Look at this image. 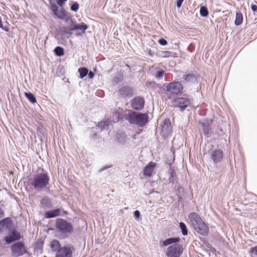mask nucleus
<instances>
[{
    "label": "nucleus",
    "instance_id": "19",
    "mask_svg": "<svg viewBox=\"0 0 257 257\" xmlns=\"http://www.w3.org/2000/svg\"><path fill=\"white\" fill-rule=\"evenodd\" d=\"M243 21V16L241 13L238 12L236 14L235 16V20L234 23L235 25L239 26L240 25Z\"/></svg>",
    "mask_w": 257,
    "mask_h": 257
},
{
    "label": "nucleus",
    "instance_id": "38",
    "mask_svg": "<svg viewBox=\"0 0 257 257\" xmlns=\"http://www.w3.org/2000/svg\"><path fill=\"white\" fill-rule=\"evenodd\" d=\"M56 2L59 6L62 7L64 2L62 0H56Z\"/></svg>",
    "mask_w": 257,
    "mask_h": 257
},
{
    "label": "nucleus",
    "instance_id": "33",
    "mask_svg": "<svg viewBox=\"0 0 257 257\" xmlns=\"http://www.w3.org/2000/svg\"><path fill=\"white\" fill-rule=\"evenodd\" d=\"M249 252L257 255V245L255 247L250 248Z\"/></svg>",
    "mask_w": 257,
    "mask_h": 257
},
{
    "label": "nucleus",
    "instance_id": "1",
    "mask_svg": "<svg viewBox=\"0 0 257 257\" xmlns=\"http://www.w3.org/2000/svg\"><path fill=\"white\" fill-rule=\"evenodd\" d=\"M122 115L130 123L136 124L140 126L145 125L149 118L147 113H138L132 110L124 111Z\"/></svg>",
    "mask_w": 257,
    "mask_h": 257
},
{
    "label": "nucleus",
    "instance_id": "42",
    "mask_svg": "<svg viewBox=\"0 0 257 257\" xmlns=\"http://www.w3.org/2000/svg\"><path fill=\"white\" fill-rule=\"evenodd\" d=\"M166 123H169L170 124V123L169 120L166 119L165 121V124H166ZM165 126H166V124H164L163 127V130L165 129Z\"/></svg>",
    "mask_w": 257,
    "mask_h": 257
},
{
    "label": "nucleus",
    "instance_id": "25",
    "mask_svg": "<svg viewBox=\"0 0 257 257\" xmlns=\"http://www.w3.org/2000/svg\"><path fill=\"white\" fill-rule=\"evenodd\" d=\"M200 15L202 17H206L208 15L207 9L204 7H201L200 10Z\"/></svg>",
    "mask_w": 257,
    "mask_h": 257
},
{
    "label": "nucleus",
    "instance_id": "8",
    "mask_svg": "<svg viewBox=\"0 0 257 257\" xmlns=\"http://www.w3.org/2000/svg\"><path fill=\"white\" fill-rule=\"evenodd\" d=\"M182 89V84L179 82H171L166 87L167 91L171 94H178Z\"/></svg>",
    "mask_w": 257,
    "mask_h": 257
},
{
    "label": "nucleus",
    "instance_id": "23",
    "mask_svg": "<svg viewBox=\"0 0 257 257\" xmlns=\"http://www.w3.org/2000/svg\"><path fill=\"white\" fill-rule=\"evenodd\" d=\"M26 97L29 100V101L32 103H35L36 102V99L35 96L30 92H25V93Z\"/></svg>",
    "mask_w": 257,
    "mask_h": 257
},
{
    "label": "nucleus",
    "instance_id": "3",
    "mask_svg": "<svg viewBox=\"0 0 257 257\" xmlns=\"http://www.w3.org/2000/svg\"><path fill=\"white\" fill-rule=\"evenodd\" d=\"M49 181L47 173L42 170L41 172L34 175L31 184L35 189L41 190L47 186Z\"/></svg>",
    "mask_w": 257,
    "mask_h": 257
},
{
    "label": "nucleus",
    "instance_id": "35",
    "mask_svg": "<svg viewBox=\"0 0 257 257\" xmlns=\"http://www.w3.org/2000/svg\"><path fill=\"white\" fill-rule=\"evenodd\" d=\"M163 75V71H158L156 74V77L157 78H161Z\"/></svg>",
    "mask_w": 257,
    "mask_h": 257
},
{
    "label": "nucleus",
    "instance_id": "37",
    "mask_svg": "<svg viewBox=\"0 0 257 257\" xmlns=\"http://www.w3.org/2000/svg\"><path fill=\"white\" fill-rule=\"evenodd\" d=\"M134 215L137 219L139 218L140 216V211L138 210H136L134 212Z\"/></svg>",
    "mask_w": 257,
    "mask_h": 257
},
{
    "label": "nucleus",
    "instance_id": "14",
    "mask_svg": "<svg viewBox=\"0 0 257 257\" xmlns=\"http://www.w3.org/2000/svg\"><path fill=\"white\" fill-rule=\"evenodd\" d=\"M49 246L52 251L58 252L59 250L62 247L60 245V242L57 240H53L51 241Z\"/></svg>",
    "mask_w": 257,
    "mask_h": 257
},
{
    "label": "nucleus",
    "instance_id": "34",
    "mask_svg": "<svg viewBox=\"0 0 257 257\" xmlns=\"http://www.w3.org/2000/svg\"><path fill=\"white\" fill-rule=\"evenodd\" d=\"M51 10L54 13H55L56 12H57L58 10V7L55 5H51Z\"/></svg>",
    "mask_w": 257,
    "mask_h": 257
},
{
    "label": "nucleus",
    "instance_id": "27",
    "mask_svg": "<svg viewBox=\"0 0 257 257\" xmlns=\"http://www.w3.org/2000/svg\"><path fill=\"white\" fill-rule=\"evenodd\" d=\"M160 56L163 58L169 57L172 56V53L170 51H162L160 54Z\"/></svg>",
    "mask_w": 257,
    "mask_h": 257
},
{
    "label": "nucleus",
    "instance_id": "41",
    "mask_svg": "<svg viewBox=\"0 0 257 257\" xmlns=\"http://www.w3.org/2000/svg\"><path fill=\"white\" fill-rule=\"evenodd\" d=\"M251 10L253 12H255L257 11V6L256 5H253L251 6Z\"/></svg>",
    "mask_w": 257,
    "mask_h": 257
},
{
    "label": "nucleus",
    "instance_id": "4",
    "mask_svg": "<svg viewBox=\"0 0 257 257\" xmlns=\"http://www.w3.org/2000/svg\"><path fill=\"white\" fill-rule=\"evenodd\" d=\"M183 246L179 244H174L169 246L166 251L168 257H179L182 253Z\"/></svg>",
    "mask_w": 257,
    "mask_h": 257
},
{
    "label": "nucleus",
    "instance_id": "32",
    "mask_svg": "<svg viewBox=\"0 0 257 257\" xmlns=\"http://www.w3.org/2000/svg\"><path fill=\"white\" fill-rule=\"evenodd\" d=\"M158 42L160 45L163 46L166 45L167 44V41L163 38L160 39Z\"/></svg>",
    "mask_w": 257,
    "mask_h": 257
},
{
    "label": "nucleus",
    "instance_id": "10",
    "mask_svg": "<svg viewBox=\"0 0 257 257\" xmlns=\"http://www.w3.org/2000/svg\"><path fill=\"white\" fill-rule=\"evenodd\" d=\"M131 104L134 109H141L144 106V100L142 97H136L132 100Z\"/></svg>",
    "mask_w": 257,
    "mask_h": 257
},
{
    "label": "nucleus",
    "instance_id": "2",
    "mask_svg": "<svg viewBox=\"0 0 257 257\" xmlns=\"http://www.w3.org/2000/svg\"><path fill=\"white\" fill-rule=\"evenodd\" d=\"M189 219L196 231L203 235H206L209 232V228L201 217L195 212H191L188 215Z\"/></svg>",
    "mask_w": 257,
    "mask_h": 257
},
{
    "label": "nucleus",
    "instance_id": "40",
    "mask_svg": "<svg viewBox=\"0 0 257 257\" xmlns=\"http://www.w3.org/2000/svg\"><path fill=\"white\" fill-rule=\"evenodd\" d=\"M87 74L90 78H92L94 76V74L92 71H90L89 72H88Z\"/></svg>",
    "mask_w": 257,
    "mask_h": 257
},
{
    "label": "nucleus",
    "instance_id": "36",
    "mask_svg": "<svg viewBox=\"0 0 257 257\" xmlns=\"http://www.w3.org/2000/svg\"><path fill=\"white\" fill-rule=\"evenodd\" d=\"M184 0H177L176 1V6L178 8H180L182 3Z\"/></svg>",
    "mask_w": 257,
    "mask_h": 257
},
{
    "label": "nucleus",
    "instance_id": "21",
    "mask_svg": "<svg viewBox=\"0 0 257 257\" xmlns=\"http://www.w3.org/2000/svg\"><path fill=\"white\" fill-rule=\"evenodd\" d=\"M117 138L120 143L124 144L126 141L127 136L124 133H121L119 134L118 137L117 136Z\"/></svg>",
    "mask_w": 257,
    "mask_h": 257
},
{
    "label": "nucleus",
    "instance_id": "5",
    "mask_svg": "<svg viewBox=\"0 0 257 257\" xmlns=\"http://www.w3.org/2000/svg\"><path fill=\"white\" fill-rule=\"evenodd\" d=\"M56 226L57 229L64 233H71L73 231V227L71 224L63 219H57L56 220Z\"/></svg>",
    "mask_w": 257,
    "mask_h": 257
},
{
    "label": "nucleus",
    "instance_id": "13",
    "mask_svg": "<svg viewBox=\"0 0 257 257\" xmlns=\"http://www.w3.org/2000/svg\"><path fill=\"white\" fill-rule=\"evenodd\" d=\"M222 152L219 150H215L211 154V158L215 162H220L222 158Z\"/></svg>",
    "mask_w": 257,
    "mask_h": 257
},
{
    "label": "nucleus",
    "instance_id": "31",
    "mask_svg": "<svg viewBox=\"0 0 257 257\" xmlns=\"http://www.w3.org/2000/svg\"><path fill=\"white\" fill-rule=\"evenodd\" d=\"M202 128L204 130V133L205 135H208L209 133V128L208 125H206L204 123H202Z\"/></svg>",
    "mask_w": 257,
    "mask_h": 257
},
{
    "label": "nucleus",
    "instance_id": "39",
    "mask_svg": "<svg viewBox=\"0 0 257 257\" xmlns=\"http://www.w3.org/2000/svg\"><path fill=\"white\" fill-rule=\"evenodd\" d=\"M107 125L108 124L106 122H100L99 123V125H100V126H102V127H105V126H107Z\"/></svg>",
    "mask_w": 257,
    "mask_h": 257
},
{
    "label": "nucleus",
    "instance_id": "9",
    "mask_svg": "<svg viewBox=\"0 0 257 257\" xmlns=\"http://www.w3.org/2000/svg\"><path fill=\"white\" fill-rule=\"evenodd\" d=\"M73 247L69 245L62 246L58 252L56 253V257H72Z\"/></svg>",
    "mask_w": 257,
    "mask_h": 257
},
{
    "label": "nucleus",
    "instance_id": "20",
    "mask_svg": "<svg viewBox=\"0 0 257 257\" xmlns=\"http://www.w3.org/2000/svg\"><path fill=\"white\" fill-rule=\"evenodd\" d=\"M78 71L79 73V77L80 78H83L86 76L88 72V70L85 67L79 68Z\"/></svg>",
    "mask_w": 257,
    "mask_h": 257
},
{
    "label": "nucleus",
    "instance_id": "11",
    "mask_svg": "<svg viewBox=\"0 0 257 257\" xmlns=\"http://www.w3.org/2000/svg\"><path fill=\"white\" fill-rule=\"evenodd\" d=\"M156 164L155 162H151L145 167L144 169V175L147 177H150L155 174V168Z\"/></svg>",
    "mask_w": 257,
    "mask_h": 257
},
{
    "label": "nucleus",
    "instance_id": "43",
    "mask_svg": "<svg viewBox=\"0 0 257 257\" xmlns=\"http://www.w3.org/2000/svg\"><path fill=\"white\" fill-rule=\"evenodd\" d=\"M62 1H63V2H64V1H66L67 0H62Z\"/></svg>",
    "mask_w": 257,
    "mask_h": 257
},
{
    "label": "nucleus",
    "instance_id": "7",
    "mask_svg": "<svg viewBox=\"0 0 257 257\" xmlns=\"http://www.w3.org/2000/svg\"><path fill=\"white\" fill-rule=\"evenodd\" d=\"M191 103V100L187 97H178L173 101V105L183 111Z\"/></svg>",
    "mask_w": 257,
    "mask_h": 257
},
{
    "label": "nucleus",
    "instance_id": "28",
    "mask_svg": "<svg viewBox=\"0 0 257 257\" xmlns=\"http://www.w3.org/2000/svg\"><path fill=\"white\" fill-rule=\"evenodd\" d=\"M79 9V5L77 2L74 3L71 6V10L74 12H76Z\"/></svg>",
    "mask_w": 257,
    "mask_h": 257
},
{
    "label": "nucleus",
    "instance_id": "22",
    "mask_svg": "<svg viewBox=\"0 0 257 257\" xmlns=\"http://www.w3.org/2000/svg\"><path fill=\"white\" fill-rule=\"evenodd\" d=\"M54 14L60 19H64V15L66 14L63 8H61L60 11L59 10L56 12Z\"/></svg>",
    "mask_w": 257,
    "mask_h": 257
},
{
    "label": "nucleus",
    "instance_id": "29",
    "mask_svg": "<svg viewBox=\"0 0 257 257\" xmlns=\"http://www.w3.org/2000/svg\"><path fill=\"white\" fill-rule=\"evenodd\" d=\"M72 30L71 29V27H64L63 28V32L67 34H68L69 36L71 35L72 33L71 32Z\"/></svg>",
    "mask_w": 257,
    "mask_h": 257
},
{
    "label": "nucleus",
    "instance_id": "30",
    "mask_svg": "<svg viewBox=\"0 0 257 257\" xmlns=\"http://www.w3.org/2000/svg\"><path fill=\"white\" fill-rule=\"evenodd\" d=\"M64 17H65V18L64 19H62V20H64L65 21L68 22V23L71 24V25L72 24H73V22H72V20L71 18L69 16L65 14L64 15Z\"/></svg>",
    "mask_w": 257,
    "mask_h": 257
},
{
    "label": "nucleus",
    "instance_id": "15",
    "mask_svg": "<svg viewBox=\"0 0 257 257\" xmlns=\"http://www.w3.org/2000/svg\"><path fill=\"white\" fill-rule=\"evenodd\" d=\"M179 240V238H170L166 240L161 241L160 242V245L161 247L165 246L172 243H176L178 242Z\"/></svg>",
    "mask_w": 257,
    "mask_h": 257
},
{
    "label": "nucleus",
    "instance_id": "26",
    "mask_svg": "<svg viewBox=\"0 0 257 257\" xmlns=\"http://www.w3.org/2000/svg\"><path fill=\"white\" fill-rule=\"evenodd\" d=\"M54 52L57 56H62L64 55V51L63 49L60 47H57L55 50Z\"/></svg>",
    "mask_w": 257,
    "mask_h": 257
},
{
    "label": "nucleus",
    "instance_id": "16",
    "mask_svg": "<svg viewBox=\"0 0 257 257\" xmlns=\"http://www.w3.org/2000/svg\"><path fill=\"white\" fill-rule=\"evenodd\" d=\"M60 214L61 210L60 209L51 210L45 213V217L48 218H50L58 216Z\"/></svg>",
    "mask_w": 257,
    "mask_h": 257
},
{
    "label": "nucleus",
    "instance_id": "6",
    "mask_svg": "<svg viewBox=\"0 0 257 257\" xmlns=\"http://www.w3.org/2000/svg\"><path fill=\"white\" fill-rule=\"evenodd\" d=\"M12 255L15 257H18L23 255L26 252L24 245L21 242H18L11 246Z\"/></svg>",
    "mask_w": 257,
    "mask_h": 257
},
{
    "label": "nucleus",
    "instance_id": "18",
    "mask_svg": "<svg viewBox=\"0 0 257 257\" xmlns=\"http://www.w3.org/2000/svg\"><path fill=\"white\" fill-rule=\"evenodd\" d=\"M185 80L188 83H193L196 81L197 78L193 74H188L184 76Z\"/></svg>",
    "mask_w": 257,
    "mask_h": 257
},
{
    "label": "nucleus",
    "instance_id": "24",
    "mask_svg": "<svg viewBox=\"0 0 257 257\" xmlns=\"http://www.w3.org/2000/svg\"><path fill=\"white\" fill-rule=\"evenodd\" d=\"M179 226L182 230V234L183 235H186L188 234V230L186 225L183 222H180Z\"/></svg>",
    "mask_w": 257,
    "mask_h": 257
},
{
    "label": "nucleus",
    "instance_id": "17",
    "mask_svg": "<svg viewBox=\"0 0 257 257\" xmlns=\"http://www.w3.org/2000/svg\"><path fill=\"white\" fill-rule=\"evenodd\" d=\"M87 28V26L83 23L79 24H76L74 23L71 25L72 30H82L83 32H84Z\"/></svg>",
    "mask_w": 257,
    "mask_h": 257
},
{
    "label": "nucleus",
    "instance_id": "12",
    "mask_svg": "<svg viewBox=\"0 0 257 257\" xmlns=\"http://www.w3.org/2000/svg\"><path fill=\"white\" fill-rule=\"evenodd\" d=\"M20 237V233L17 231H13L10 235L6 238V241L7 243H10L16 240H18Z\"/></svg>",
    "mask_w": 257,
    "mask_h": 257
}]
</instances>
